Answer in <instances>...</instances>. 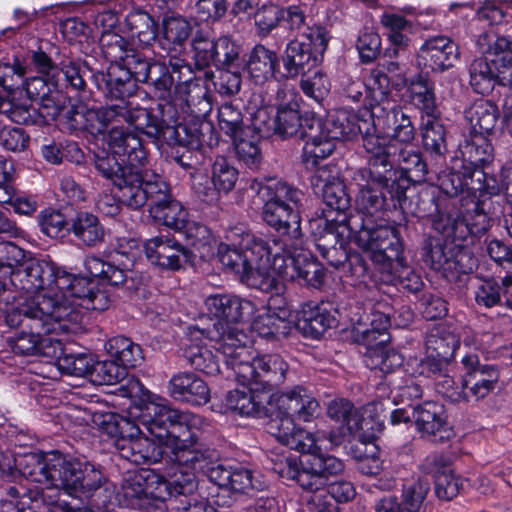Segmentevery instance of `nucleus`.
Listing matches in <instances>:
<instances>
[{"label": "nucleus", "instance_id": "obj_42", "mask_svg": "<svg viewBox=\"0 0 512 512\" xmlns=\"http://www.w3.org/2000/svg\"><path fill=\"white\" fill-rule=\"evenodd\" d=\"M391 85L392 81L385 74V69L376 67L371 70L365 80L367 96L371 100L370 112L376 110L378 113H383L393 106L389 101Z\"/></svg>", "mask_w": 512, "mask_h": 512}, {"label": "nucleus", "instance_id": "obj_26", "mask_svg": "<svg viewBox=\"0 0 512 512\" xmlns=\"http://www.w3.org/2000/svg\"><path fill=\"white\" fill-rule=\"evenodd\" d=\"M413 417L417 430L422 437L433 442H443L453 436L447 422L444 406L427 401L414 408Z\"/></svg>", "mask_w": 512, "mask_h": 512}, {"label": "nucleus", "instance_id": "obj_20", "mask_svg": "<svg viewBox=\"0 0 512 512\" xmlns=\"http://www.w3.org/2000/svg\"><path fill=\"white\" fill-rule=\"evenodd\" d=\"M140 253L141 246L136 239L123 237L117 240L114 252V261L120 262L118 266L94 255L85 258L84 266L92 277L100 278L113 286H120L126 282L127 273Z\"/></svg>", "mask_w": 512, "mask_h": 512}, {"label": "nucleus", "instance_id": "obj_2", "mask_svg": "<svg viewBox=\"0 0 512 512\" xmlns=\"http://www.w3.org/2000/svg\"><path fill=\"white\" fill-rule=\"evenodd\" d=\"M14 463L25 478L44 487L9 486L1 512H72L59 500L60 491L80 497L99 489L105 481L93 464L57 451L17 455Z\"/></svg>", "mask_w": 512, "mask_h": 512}, {"label": "nucleus", "instance_id": "obj_45", "mask_svg": "<svg viewBox=\"0 0 512 512\" xmlns=\"http://www.w3.org/2000/svg\"><path fill=\"white\" fill-rule=\"evenodd\" d=\"M191 23L180 15L165 17L162 22L161 45L168 51H179L189 39Z\"/></svg>", "mask_w": 512, "mask_h": 512}, {"label": "nucleus", "instance_id": "obj_9", "mask_svg": "<svg viewBox=\"0 0 512 512\" xmlns=\"http://www.w3.org/2000/svg\"><path fill=\"white\" fill-rule=\"evenodd\" d=\"M227 239L231 244L216 246L215 256L223 266L239 275L247 286L269 290L275 282L271 274L272 257L283 251L280 239L255 238L250 233L231 231Z\"/></svg>", "mask_w": 512, "mask_h": 512}, {"label": "nucleus", "instance_id": "obj_28", "mask_svg": "<svg viewBox=\"0 0 512 512\" xmlns=\"http://www.w3.org/2000/svg\"><path fill=\"white\" fill-rule=\"evenodd\" d=\"M102 45L107 47L106 54L115 60H123L126 69L138 82H147L151 65L147 59L132 49H127L126 40L117 34H104Z\"/></svg>", "mask_w": 512, "mask_h": 512}, {"label": "nucleus", "instance_id": "obj_6", "mask_svg": "<svg viewBox=\"0 0 512 512\" xmlns=\"http://www.w3.org/2000/svg\"><path fill=\"white\" fill-rule=\"evenodd\" d=\"M267 431L281 444L308 456L298 463L296 457L285 453L271 454L272 469L281 478L294 480L302 489L319 491L313 503L323 500L321 490L330 476L344 471V463L339 458L320 452L319 442L325 438L324 431H307L298 427L291 417H273L267 423Z\"/></svg>", "mask_w": 512, "mask_h": 512}, {"label": "nucleus", "instance_id": "obj_35", "mask_svg": "<svg viewBox=\"0 0 512 512\" xmlns=\"http://www.w3.org/2000/svg\"><path fill=\"white\" fill-rule=\"evenodd\" d=\"M328 481L322 487V491L325 493L323 500L313 503L312 499L319 491L312 489H303L306 495V501L310 511L312 512H339L335 502H347L354 498L355 488L351 482L348 481H337L331 483L328 488Z\"/></svg>", "mask_w": 512, "mask_h": 512}, {"label": "nucleus", "instance_id": "obj_46", "mask_svg": "<svg viewBox=\"0 0 512 512\" xmlns=\"http://www.w3.org/2000/svg\"><path fill=\"white\" fill-rule=\"evenodd\" d=\"M465 118L470 125L469 133L488 136L497 122L498 110L491 102L479 100L465 111Z\"/></svg>", "mask_w": 512, "mask_h": 512}, {"label": "nucleus", "instance_id": "obj_27", "mask_svg": "<svg viewBox=\"0 0 512 512\" xmlns=\"http://www.w3.org/2000/svg\"><path fill=\"white\" fill-rule=\"evenodd\" d=\"M430 491L427 478L418 477L403 485L401 502L395 497L382 498L376 505L377 512H424V501Z\"/></svg>", "mask_w": 512, "mask_h": 512}, {"label": "nucleus", "instance_id": "obj_52", "mask_svg": "<svg viewBox=\"0 0 512 512\" xmlns=\"http://www.w3.org/2000/svg\"><path fill=\"white\" fill-rule=\"evenodd\" d=\"M72 231L87 246H95L101 243L104 238V228L98 218L87 212L76 215L72 223Z\"/></svg>", "mask_w": 512, "mask_h": 512}, {"label": "nucleus", "instance_id": "obj_29", "mask_svg": "<svg viewBox=\"0 0 512 512\" xmlns=\"http://www.w3.org/2000/svg\"><path fill=\"white\" fill-rule=\"evenodd\" d=\"M145 254L154 265L177 270L190 260V253L178 241L169 237L149 239L144 246Z\"/></svg>", "mask_w": 512, "mask_h": 512}, {"label": "nucleus", "instance_id": "obj_41", "mask_svg": "<svg viewBox=\"0 0 512 512\" xmlns=\"http://www.w3.org/2000/svg\"><path fill=\"white\" fill-rule=\"evenodd\" d=\"M380 24L384 35L394 46L393 55L396 56L399 50L409 46L410 35L413 33V24L409 20L399 14L384 12L380 16Z\"/></svg>", "mask_w": 512, "mask_h": 512}, {"label": "nucleus", "instance_id": "obj_13", "mask_svg": "<svg viewBox=\"0 0 512 512\" xmlns=\"http://www.w3.org/2000/svg\"><path fill=\"white\" fill-rule=\"evenodd\" d=\"M248 334H241L238 348L232 357H224L226 366L233 370L239 385L255 386L256 390L270 391L284 383L288 364L277 354L258 356L250 347Z\"/></svg>", "mask_w": 512, "mask_h": 512}, {"label": "nucleus", "instance_id": "obj_7", "mask_svg": "<svg viewBox=\"0 0 512 512\" xmlns=\"http://www.w3.org/2000/svg\"><path fill=\"white\" fill-rule=\"evenodd\" d=\"M143 166L126 167L113 157L101 158L97 171L120 191L123 203L132 209L143 207L149 200V212L155 221L171 229L181 231L189 222L182 204L169 194V186L162 177Z\"/></svg>", "mask_w": 512, "mask_h": 512}, {"label": "nucleus", "instance_id": "obj_44", "mask_svg": "<svg viewBox=\"0 0 512 512\" xmlns=\"http://www.w3.org/2000/svg\"><path fill=\"white\" fill-rule=\"evenodd\" d=\"M464 254L453 255L451 251L440 244H430L424 261L433 270L440 272L445 278H453L458 273H466V268L460 263Z\"/></svg>", "mask_w": 512, "mask_h": 512}, {"label": "nucleus", "instance_id": "obj_14", "mask_svg": "<svg viewBox=\"0 0 512 512\" xmlns=\"http://www.w3.org/2000/svg\"><path fill=\"white\" fill-rule=\"evenodd\" d=\"M311 185L316 193H321L324 203L337 212L336 218L324 220L325 236H332L335 244L344 247L352 238L351 219L347 220L344 212L350 207V197L340 179V171L335 165L326 164L318 167L311 178Z\"/></svg>", "mask_w": 512, "mask_h": 512}, {"label": "nucleus", "instance_id": "obj_40", "mask_svg": "<svg viewBox=\"0 0 512 512\" xmlns=\"http://www.w3.org/2000/svg\"><path fill=\"white\" fill-rule=\"evenodd\" d=\"M181 231L191 247V250H188L190 260L192 257H199L209 261L215 256L217 242L208 227L195 221H189Z\"/></svg>", "mask_w": 512, "mask_h": 512}, {"label": "nucleus", "instance_id": "obj_22", "mask_svg": "<svg viewBox=\"0 0 512 512\" xmlns=\"http://www.w3.org/2000/svg\"><path fill=\"white\" fill-rule=\"evenodd\" d=\"M476 45L480 53L494 56L491 63L497 82L512 86V39L486 31L479 35Z\"/></svg>", "mask_w": 512, "mask_h": 512}, {"label": "nucleus", "instance_id": "obj_12", "mask_svg": "<svg viewBox=\"0 0 512 512\" xmlns=\"http://www.w3.org/2000/svg\"><path fill=\"white\" fill-rule=\"evenodd\" d=\"M360 248L370 253V259L381 274L400 279L402 286L417 292L423 283L419 275L406 267L402 257V243L392 227L377 230L365 228L357 235Z\"/></svg>", "mask_w": 512, "mask_h": 512}, {"label": "nucleus", "instance_id": "obj_53", "mask_svg": "<svg viewBox=\"0 0 512 512\" xmlns=\"http://www.w3.org/2000/svg\"><path fill=\"white\" fill-rule=\"evenodd\" d=\"M460 345V338L450 327L439 326L426 339L427 351L443 359H451Z\"/></svg>", "mask_w": 512, "mask_h": 512}, {"label": "nucleus", "instance_id": "obj_38", "mask_svg": "<svg viewBox=\"0 0 512 512\" xmlns=\"http://www.w3.org/2000/svg\"><path fill=\"white\" fill-rule=\"evenodd\" d=\"M243 389L229 391L226 396L227 409L234 411L242 416H257L265 410V399L263 397L266 391L252 389L251 385H241ZM255 388V386H253Z\"/></svg>", "mask_w": 512, "mask_h": 512}, {"label": "nucleus", "instance_id": "obj_15", "mask_svg": "<svg viewBox=\"0 0 512 512\" xmlns=\"http://www.w3.org/2000/svg\"><path fill=\"white\" fill-rule=\"evenodd\" d=\"M172 487L173 480L167 481L153 470L140 469L124 475L115 498L121 506L164 512L167 498L173 493Z\"/></svg>", "mask_w": 512, "mask_h": 512}, {"label": "nucleus", "instance_id": "obj_1", "mask_svg": "<svg viewBox=\"0 0 512 512\" xmlns=\"http://www.w3.org/2000/svg\"><path fill=\"white\" fill-rule=\"evenodd\" d=\"M130 416L134 421L111 412L92 416L123 459L138 465L158 463L168 450L175 465L173 472L183 480L184 493L195 492L199 473L221 488L230 483L232 466L220 463L217 453L198 441L196 431L205 425L200 415L172 408L166 399L153 396L143 407L130 411Z\"/></svg>", "mask_w": 512, "mask_h": 512}, {"label": "nucleus", "instance_id": "obj_60", "mask_svg": "<svg viewBox=\"0 0 512 512\" xmlns=\"http://www.w3.org/2000/svg\"><path fill=\"white\" fill-rule=\"evenodd\" d=\"M467 378L470 379V384L472 383L468 385L469 400H479L495 389L499 374L493 366L483 365L482 371H476L475 375Z\"/></svg>", "mask_w": 512, "mask_h": 512}, {"label": "nucleus", "instance_id": "obj_39", "mask_svg": "<svg viewBox=\"0 0 512 512\" xmlns=\"http://www.w3.org/2000/svg\"><path fill=\"white\" fill-rule=\"evenodd\" d=\"M369 120V117L364 118L354 112L340 110L335 116L322 124L331 133V138H336L339 141L349 140L361 134V132H367Z\"/></svg>", "mask_w": 512, "mask_h": 512}, {"label": "nucleus", "instance_id": "obj_58", "mask_svg": "<svg viewBox=\"0 0 512 512\" xmlns=\"http://www.w3.org/2000/svg\"><path fill=\"white\" fill-rule=\"evenodd\" d=\"M497 81L491 60L475 59L470 65V85L475 92L485 95L493 90Z\"/></svg>", "mask_w": 512, "mask_h": 512}, {"label": "nucleus", "instance_id": "obj_18", "mask_svg": "<svg viewBox=\"0 0 512 512\" xmlns=\"http://www.w3.org/2000/svg\"><path fill=\"white\" fill-rule=\"evenodd\" d=\"M327 46L326 30L318 26L308 27L304 33L291 40L286 46L283 66L287 76L295 78L306 69H310L320 61Z\"/></svg>", "mask_w": 512, "mask_h": 512}, {"label": "nucleus", "instance_id": "obj_51", "mask_svg": "<svg viewBox=\"0 0 512 512\" xmlns=\"http://www.w3.org/2000/svg\"><path fill=\"white\" fill-rule=\"evenodd\" d=\"M32 102L21 89H13L6 99L2 98L0 113L6 115L13 122L27 124L33 121L31 115Z\"/></svg>", "mask_w": 512, "mask_h": 512}, {"label": "nucleus", "instance_id": "obj_37", "mask_svg": "<svg viewBox=\"0 0 512 512\" xmlns=\"http://www.w3.org/2000/svg\"><path fill=\"white\" fill-rule=\"evenodd\" d=\"M173 478L172 495L167 498L164 511L170 512H218L207 498L198 497L193 493L182 491L183 480L176 472L169 473Z\"/></svg>", "mask_w": 512, "mask_h": 512}, {"label": "nucleus", "instance_id": "obj_17", "mask_svg": "<svg viewBox=\"0 0 512 512\" xmlns=\"http://www.w3.org/2000/svg\"><path fill=\"white\" fill-rule=\"evenodd\" d=\"M379 178L382 179H378L377 175L370 174V178L360 186L356 196V207L363 217L358 230H355L357 227L356 221L351 219L352 238L350 242H354L358 247H360V244L357 242V235L362 230L369 228L374 231L380 227H388L374 220V216L383 209L385 204V197L381 189H387L391 196L397 199L405 194V189L400 184V175L397 171L385 169V173H381Z\"/></svg>", "mask_w": 512, "mask_h": 512}, {"label": "nucleus", "instance_id": "obj_54", "mask_svg": "<svg viewBox=\"0 0 512 512\" xmlns=\"http://www.w3.org/2000/svg\"><path fill=\"white\" fill-rule=\"evenodd\" d=\"M440 116V112L433 116H422L423 144L435 154H442L446 150V133Z\"/></svg>", "mask_w": 512, "mask_h": 512}, {"label": "nucleus", "instance_id": "obj_4", "mask_svg": "<svg viewBox=\"0 0 512 512\" xmlns=\"http://www.w3.org/2000/svg\"><path fill=\"white\" fill-rule=\"evenodd\" d=\"M68 118L74 129L85 130L93 136L103 134L112 126L107 134L112 153L97 156L95 164L101 158L113 157L126 167L144 166L147 152L139 134L158 138L161 132L158 120L146 109L133 107L125 101L97 109L80 106L70 111Z\"/></svg>", "mask_w": 512, "mask_h": 512}, {"label": "nucleus", "instance_id": "obj_64", "mask_svg": "<svg viewBox=\"0 0 512 512\" xmlns=\"http://www.w3.org/2000/svg\"><path fill=\"white\" fill-rule=\"evenodd\" d=\"M300 87L307 97L320 102L330 91V81L322 72L316 71L312 75H304Z\"/></svg>", "mask_w": 512, "mask_h": 512}, {"label": "nucleus", "instance_id": "obj_59", "mask_svg": "<svg viewBox=\"0 0 512 512\" xmlns=\"http://www.w3.org/2000/svg\"><path fill=\"white\" fill-rule=\"evenodd\" d=\"M464 191L479 197L488 195L495 196L506 190L505 181L485 173V169L476 170L475 176L467 179Z\"/></svg>", "mask_w": 512, "mask_h": 512}, {"label": "nucleus", "instance_id": "obj_31", "mask_svg": "<svg viewBox=\"0 0 512 512\" xmlns=\"http://www.w3.org/2000/svg\"><path fill=\"white\" fill-rule=\"evenodd\" d=\"M375 117V125L383 130L389 137L390 143L397 146V142L404 146H411L415 137L414 126L410 118L400 108L392 106L389 110L378 113L372 112Z\"/></svg>", "mask_w": 512, "mask_h": 512}, {"label": "nucleus", "instance_id": "obj_19", "mask_svg": "<svg viewBox=\"0 0 512 512\" xmlns=\"http://www.w3.org/2000/svg\"><path fill=\"white\" fill-rule=\"evenodd\" d=\"M282 241L283 251L272 257L271 273L274 272L283 281L303 280L306 284L319 288L325 278L323 266L310 253L294 248L287 251V240Z\"/></svg>", "mask_w": 512, "mask_h": 512}, {"label": "nucleus", "instance_id": "obj_21", "mask_svg": "<svg viewBox=\"0 0 512 512\" xmlns=\"http://www.w3.org/2000/svg\"><path fill=\"white\" fill-rule=\"evenodd\" d=\"M267 412L273 417H291L311 422L320 413L317 399L303 386L273 393L267 399Z\"/></svg>", "mask_w": 512, "mask_h": 512}, {"label": "nucleus", "instance_id": "obj_30", "mask_svg": "<svg viewBox=\"0 0 512 512\" xmlns=\"http://www.w3.org/2000/svg\"><path fill=\"white\" fill-rule=\"evenodd\" d=\"M167 391L176 401L191 405H203L210 400L207 383L194 372L174 374L168 382Z\"/></svg>", "mask_w": 512, "mask_h": 512}, {"label": "nucleus", "instance_id": "obj_56", "mask_svg": "<svg viewBox=\"0 0 512 512\" xmlns=\"http://www.w3.org/2000/svg\"><path fill=\"white\" fill-rule=\"evenodd\" d=\"M384 345H375V347L367 349L364 362L370 369L390 373L402 365L403 358L398 352L387 349Z\"/></svg>", "mask_w": 512, "mask_h": 512}, {"label": "nucleus", "instance_id": "obj_16", "mask_svg": "<svg viewBox=\"0 0 512 512\" xmlns=\"http://www.w3.org/2000/svg\"><path fill=\"white\" fill-rule=\"evenodd\" d=\"M461 158L452 160L450 172L444 175L441 188L451 196L464 192L467 179L475 176L476 170L486 169L494 159V149L488 136L468 133L459 145Z\"/></svg>", "mask_w": 512, "mask_h": 512}, {"label": "nucleus", "instance_id": "obj_11", "mask_svg": "<svg viewBox=\"0 0 512 512\" xmlns=\"http://www.w3.org/2000/svg\"><path fill=\"white\" fill-rule=\"evenodd\" d=\"M250 187L263 202L264 221L282 235L300 241L302 233L298 205L302 192L275 178L255 179Z\"/></svg>", "mask_w": 512, "mask_h": 512}, {"label": "nucleus", "instance_id": "obj_49", "mask_svg": "<svg viewBox=\"0 0 512 512\" xmlns=\"http://www.w3.org/2000/svg\"><path fill=\"white\" fill-rule=\"evenodd\" d=\"M291 321H288L287 310L281 313H270L262 310L261 313L252 320L251 329L261 337H270L274 335H287L290 330Z\"/></svg>", "mask_w": 512, "mask_h": 512}, {"label": "nucleus", "instance_id": "obj_43", "mask_svg": "<svg viewBox=\"0 0 512 512\" xmlns=\"http://www.w3.org/2000/svg\"><path fill=\"white\" fill-rule=\"evenodd\" d=\"M277 54L263 45H256L250 53L247 68L255 84L262 85L274 76L278 67Z\"/></svg>", "mask_w": 512, "mask_h": 512}, {"label": "nucleus", "instance_id": "obj_48", "mask_svg": "<svg viewBox=\"0 0 512 512\" xmlns=\"http://www.w3.org/2000/svg\"><path fill=\"white\" fill-rule=\"evenodd\" d=\"M335 318L323 306L308 304L302 311V329L314 339L320 338L333 326Z\"/></svg>", "mask_w": 512, "mask_h": 512}, {"label": "nucleus", "instance_id": "obj_5", "mask_svg": "<svg viewBox=\"0 0 512 512\" xmlns=\"http://www.w3.org/2000/svg\"><path fill=\"white\" fill-rule=\"evenodd\" d=\"M4 268L11 270L12 283L24 291L20 296H48L65 290L86 310L103 311L110 305L109 295L93 279L75 276L48 258H27L24 250L11 242L0 243V270Z\"/></svg>", "mask_w": 512, "mask_h": 512}, {"label": "nucleus", "instance_id": "obj_3", "mask_svg": "<svg viewBox=\"0 0 512 512\" xmlns=\"http://www.w3.org/2000/svg\"><path fill=\"white\" fill-rule=\"evenodd\" d=\"M86 309L79 299L65 290L52 295L19 296L16 305L6 315V323L21 331L11 340L12 350L20 355L57 357L62 340L53 335L73 331Z\"/></svg>", "mask_w": 512, "mask_h": 512}, {"label": "nucleus", "instance_id": "obj_33", "mask_svg": "<svg viewBox=\"0 0 512 512\" xmlns=\"http://www.w3.org/2000/svg\"><path fill=\"white\" fill-rule=\"evenodd\" d=\"M206 337V330L198 327L190 329L189 343L185 344L184 357L197 370L207 375H217L220 372V364L216 356L206 346L198 341Z\"/></svg>", "mask_w": 512, "mask_h": 512}, {"label": "nucleus", "instance_id": "obj_10", "mask_svg": "<svg viewBox=\"0 0 512 512\" xmlns=\"http://www.w3.org/2000/svg\"><path fill=\"white\" fill-rule=\"evenodd\" d=\"M207 310L214 316L206 338L215 342V349L224 357H232L238 348V339L245 332L244 322L255 313L250 300L235 295L215 294L205 300Z\"/></svg>", "mask_w": 512, "mask_h": 512}, {"label": "nucleus", "instance_id": "obj_55", "mask_svg": "<svg viewBox=\"0 0 512 512\" xmlns=\"http://www.w3.org/2000/svg\"><path fill=\"white\" fill-rule=\"evenodd\" d=\"M112 64L108 69L106 79L107 87L112 96L116 98H124L131 94L134 84V79L128 69L124 66L123 60H115L111 58Z\"/></svg>", "mask_w": 512, "mask_h": 512}, {"label": "nucleus", "instance_id": "obj_63", "mask_svg": "<svg viewBox=\"0 0 512 512\" xmlns=\"http://www.w3.org/2000/svg\"><path fill=\"white\" fill-rule=\"evenodd\" d=\"M218 120L220 129L233 139L237 138L242 132V113L232 104L225 103L221 105L218 111Z\"/></svg>", "mask_w": 512, "mask_h": 512}, {"label": "nucleus", "instance_id": "obj_62", "mask_svg": "<svg viewBox=\"0 0 512 512\" xmlns=\"http://www.w3.org/2000/svg\"><path fill=\"white\" fill-rule=\"evenodd\" d=\"M229 484L226 485L227 490L239 493H248L251 490H260L263 483L257 479L253 472L241 465L231 467Z\"/></svg>", "mask_w": 512, "mask_h": 512}, {"label": "nucleus", "instance_id": "obj_25", "mask_svg": "<svg viewBox=\"0 0 512 512\" xmlns=\"http://www.w3.org/2000/svg\"><path fill=\"white\" fill-rule=\"evenodd\" d=\"M299 95L287 84H281L277 88L274 106L276 115L274 118V131L282 136H294L302 127L299 112Z\"/></svg>", "mask_w": 512, "mask_h": 512}, {"label": "nucleus", "instance_id": "obj_50", "mask_svg": "<svg viewBox=\"0 0 512 512\" xmlns=\"http://www.w3.org/2000/svg\"><path fill=\"white\" fill-rule=\"evenodd\" d=\"M409 97L413 104L422 111V116L439 113L433 84L422 76L411 80L408 85Z\"/></svg>", "mask_w": 512, "mask_h": 512}, {"label": "nucleus", "instance_id": "obj_34", "mask_svg": "<svg viewBox=\"0 0 512 512\" xmlns=\"http://www.w3.org/2000/svg\"><path fill=\"white\" fill-rule=\"evenodd\" d=\"M316 125V132L305 134L307 140L303 147V161L307 168H314L320 159L330 156L336 148V138H331V133L324 128L319 120L311 125V130Z\"/></svg>", "mask_w": 512, "mask_h": 512}, {"label": "nucleus", "instance_id": "obj_57", "mask_svg": "<svg viewBox=\"0 0 512 512\" xmlns=\"http://www.w3.org/2000/svg\"><path fill=\"white\" fill-rule=\"evenodd\" d=\"M57 360L58 369L67 375L75 377L91 378L94 357L87 354H63V350L54 357Z\"/></svg>", "mask_w": 512, "mask_h": 512}, {"label": "nucleus", "instance_id": "obj_36", "mask_svg": "<svg viewBox=\"0 0 512 512\" xmlns=\"http://www.w3.org/2000/svg\"><path fill=\"white\" fill-rule=\"evenodd\" d=\"M390 327V317L388 314L372 310L369 314L361 316L355 326V331L361 336V342L367 346L386 344L389 340L387 330Z\"/></svg>", "mask_w": 512, "mask_h": 512}, {"label": "nucleus", "instance_id": "obj_24", "mask_svg": "<svg viewBox=\"0 0 512 512\" xmlns=\"http://www.w3.org/2000/svg\"><path fill=\"white\" fill-rule=\"evenodd\" d=\"M459 56V47L451 38L435 36L422 44L416 61L423 70L444 72L454 66Z\"/></svg>", "mask_w": 512, "mask_h": 512}, {"label": "nucleus", "instance_id": "obj_8", "mask_svg": "<svg viewBox=\"0 0 512 512\" xmlns=\"http://www.w3.org/2000/svg\"><path fill=\"white\" fill-rule=\"evenodd\" d=\"M385 412L384 403H369L364 408L367 417L360 415L352 403L345 399L330 402L327 414L337 425V431L329 433L332 444H340L345 439H357L359 455H356L357 469L364 475L374 476L382 470V461L378 456V447L372 442L383 428L382 416Z\"/></svg>", "mask_w": 512, "mask_h": 512}, {"label": "nucleus", "instance_id": "obj_47", "mask_svg": "<svg viewBox=\"0 0 512 512\" xmlns=\"http://www.w3.org/2000/svg\"><path fill=\"white\" fill-rule=\"evenodd\" d=\"M106 349L109 355L126 371L128 368H134L143 362L141 347L124 336L109 339Z\"/></svg>", "mask_w": 512, "mask_h": 512}, {"label": "nucleus", "instance_id": "obj_61", "mask_svg": "<svg viewBox=\"0 0 512 512\" xmlns=\"http://www.w3.org/2000/svg\"><path fill=\"white\" fill-rule=\"evenodd\" d=\"M127 371L115 360L96 361L94 359L90 381L97 385H114L125 379Z\"/></svg>", "mask_w": 512, "mask_h": 512}, {"label": "nucleus", "instance_id": "obj_32", "mask_svg": "<svg viewBox=\"0 0 512 512\" xmlns=\"http://www.w3.org/2000/svg\"><path fill=\"white\" fill-rule=\"evenodd\" d=\"M238 176L237 168L227 158L217 157L211 168L213 188L197 187L196 191L202 201L208 204L216 203L221 193L228 194L233 190Z\"/></svg>", "mask_w": 512, "mask_h": 512}, {"label": "nucleus", "instance_id": "obj_23", "mask_svg": "<svg viewBox=\"0 0 512 512\" xmlns=\"http://www.w3.org/2000/svg\"><path fill=\"white\" fill-rule=\"evenodd\" d=\"M366 115L369 116L370 120L368 131L361 132L363 146L371 155L369 174L377 175L379 178L381 173H385V169L393 170V158L396 156L397 147L394 143H390L389 137L383 133V130L376 127L372 112H366Z\"/></svg>", "mask_w": 512, "mask_h": 512}]
</instances>
